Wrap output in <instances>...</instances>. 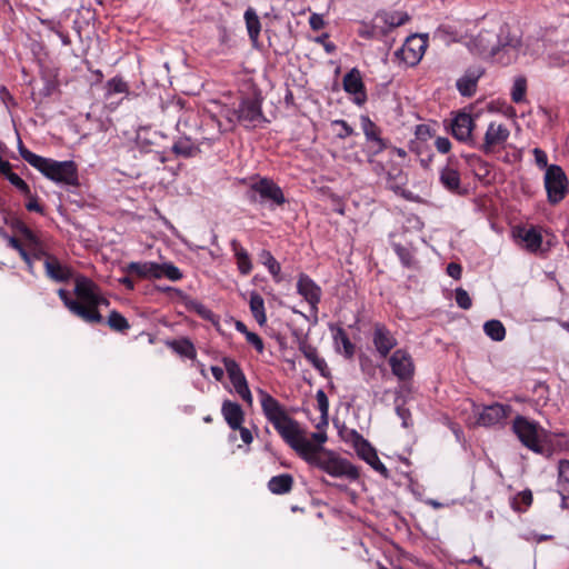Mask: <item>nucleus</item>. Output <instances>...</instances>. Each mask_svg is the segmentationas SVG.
Segmentation results:
<instances>
[{
	"label": "nucleus",
	"mask_w": 569,
	"mask_h": 569,
	"mask_svg": "<svg viewBox=\"0 0 569 569\" xmlns=\"http://www.w3.org/2000/svg\"><path fill=\"white\" fill-rule=\"evenodd\" d=\"M262 413L282 440L301 459L331 477L356 481L360 477L358 467L322 446H315L303 436L299 422L293 419L284 405L263 389H258Z\"/></svg>",
	"instance_id": "1"
},
{
	"label": "nucleus",
	"mask_w": 569,
	"mask_h": 569,
	"mask_svg": "<svg viewBox=\"0 0 569 569\" xmlns=\"http://www.w3.org/2000/svg\"><path fill=\"white\" fill-rule=\"evenodd\" d=\"M74 295L77 299L70 298L66 289L58 290L59 298L72 315L89 325L102 323L103 317L99 308L108 307L110 302L101 295L98 284L88 277L78 276L74 281Z\"/></svg>",
	"instance_id": "2"
},
{
	"label": "nucleus",
	"mask_w": 569,
	"mask_h": 569,
	"mask_svg": "<svg viewBox=\"0 0 569 569\" xmlns=\"http://www.w3.org/2000/svg\"><path fill=\"white\" fill-rule=\"evenodd\" d=\"M18 150L21 158L40 171L47 179L66 186L76 187L79 184L78 167L73 161H57L36 154L23 144L20 138L18 140Z\"/></svg>",
	"instance_id": "3"
},
{
	"label": "nucleus",
	"mask_w": 569,
	"mask_h": 569,
	"mask_svg": "<svg viewBox=\"0 0 569 569\" xmlns=\"http://www.w3.org/2000/svg\"><path fill=\"white\" fill-rule=\"evenodd\" d=\"M511 429L522 446L536 453L543 451V443L548 440L549 432L539 422L517 415Z\"/></svg>",
	"instance_id": "4"
},
{
	"label": "nucleus",
	"mask_w": 569,
	"mask_h": 569,
	"mask_svg": "<svg viewBox=\"0 0 569 569\" xmlns=\"http://www.w3.org/2000/svg\"><path fill=\"white\" fill-rule=\"evenodd\" d=\"M247 199L251 203H267L271 206L281 207L287 202L284 193L280 186H278L272 179L267 177H260L253 181L246 192Z\"/></svg>",
	"instance_id": "5"
},
{
	"label": "nucleus",
	"mask_w": 569,
	"mask_h": 569,
	"mask_svg": "<svg viewBox=\"0 0 569 569\" xmlns=\"http://www.w3.org/2000/svg\"><path fill=\"white\" fill-rule=\"evenodd\" d=\"M547 199L550 204L562 201L569 192V182L566 172L558 164H550L543 177Z\"/></svg>",
	"instance_id": "6"
},
{
	"label": "nucleus",
	"mask_w": 569,
	"mask_h": 569,
	"mask_svg": "<svg viewBox=\"0 0 569 569\" xmlns=\"http://www.w3.org/2000/svg\"><path fill=\"white\" fill-rule=\"evenodd\" d=\"M509 136L510 131L507 126L491 121L487 127L482 141L479 142L477 140V146H473V148L478 149L486 156L496 153L505 148Z\"/></svg>",
	"instance_id": "7"
},
{
	"label": "nucleus",
	"mask_w": 569,
	"mask_h": 569,
	"mask_svg": "<svg viewBox=\"0 0 569 569\" xmlns=\"http://www.w3.org/2000/svg\"><path fill=\"white\" fill-rule=\"evenodd\" d=\"M427 47V36L411 34L406 39L402 47L396 51L395 56L407 67H415L422 59Z\"/></svg>",
	"instance_id": "8"
},
{
	"label": "nucleus",
	"mask_w": 569,
	"mask_h": 569,
	"mask_svg": "<svg viewBox=\"0 0 569 569\" xmlns=\"http://www.w3.org/2000/svg\"><path fill=\"white\" fill-rule=\"evenodd\" d=\"M222 363L234 388V391L248 406L251 407L253 398L249 389L247 378L242 369L240 368L239 363L234 359L229 357H224L222 359Z\"/></svg>",
	"instance_id": "9"
},
{
	"label": "nucleus",
	"mask_w": 569,
	"mask_h": 569,
	"mask_svg": "<svg viewBox=\"0 0 569 569\" xmlns=\"http://www.w3.org/2000/svg\"><path fill=\"white\" fill-rule=\"evenodd\" d=\"M389 366L392 375L403 383L411 381L416 372L413 359L406 349L395 350L389 357Z\"/></svg>",
	"instance_id": "10"
},
{
	"label": "nucleus",
	"mask_w": 569,
	"mask_h": 569,
	"mask_svg": "<svg viewBox=\"0 0 569 569\" xmlns=\"http://www.w3.org/2000/svg\"><path fill=\"white\" fill-rule=\"evenodd\" d=\"M451 134L456 140L469 147L477 146V139L473 136L476 128L475 119L467 112H458L450 123Z\"/></svg>",
	"instance_id": "11"
},
{
	"label": "nucleus",
	"mask_w": 569,
	"mask_h": 569,
	"mask_svg": "<svg viewBox=\"0 0 569 569\" xmlns=\"http://www.w3.org/2000/svg\"><path fill=\"white\" fill-rule=\"evenodd\" d=\"M237 120L242 123L246 128H254L257 123L264 120L261 102L258 99L246 98L243 99L239 108L234 110Z\"/></svg>",
	"instance_id": "12"
},
{
	"label": "nucleus",
	"mask_w": 569,
	"mask_h": 569,
	"mask_svg": "<svg viewBox=\"0 0 569 569\" xmlns=\"http://www.w3.org/2000/svg\"><path fill=\"white\" fill-rule=\"evenodd\" d=\"M439 182L450 193H453V194H463L465 193V190L461 187L459 162L453 156L449 157L446 166L440 169Z\"/></svg>",
	"instance_id": "13"
},
{
	"label": "nucleus",
	"mask_w": 569,
	"mask_h": 569,
	"mask_svg": "<svg viewBox=\"0 0 569 569\" xmlns=\"http://www.w3.org/2000/svg\"><path fill=\"white\" fill-rule=\"evenodd\" d=\"M297 292L303 297V299L310 306L311 313L317 317L318 305L321 301L322 289L315 282L308 274L300 273L297 281Z\"/></svg>",
	"instance_id": "14"
},
{
	"label": "nucleus",
	"mask_w": 569,
	"mask_h": 569,
	"mask_svg": "<svg viewBox=\"0 0 569 569\" xmlns=\"http://www.w3.org/2000/svg\"><path fill=\"white\" fill-rule=\"evenodd\" d=\"M511 412L512 407L510 405L495 402L481 409L478 413L477 423L483 427L502 425Z\"/></svg>",
	"instance_id": "15"
},
{
	"label": "nucleus",
	"mask_w": 569,
	"mask_h": 569,
	"mask_svg": "<svg viewBox=\"0 0 569 569\" xmlns=\"http://www.w3.org/2000/svg\"><path fill=\"white\" fill-rule=\"evenodd\" d=\"M372 343L379 356L387 358L391 350L398 345V341L385 323L376 322L372 331Z\"/></svg>",
	"instance_id": "16"
},
{
	"label": "nucleus",
	"mask_w": 569,
	"mask_h": 569,
	"mask_svg": "<svg viewBox=\"0 0 569 569\" xmlns=\"http://www.w3.org/2000/svg\"><path fill=\"white\" fill-rule=\"evenodd\" d=\"M360 124L367 141L370 143L371 156H378L387 149L388 143L381 138V129L368 117H360Z\"/></svg>",
	"instance_id": "17"
},
{
	"label": "nucleus",
	"mask_w": 569,
	"mask_h": 569,
	"mask_svg": "<svg viewBox=\"0 0 569 569\" xmlns=\"http://www.w3.org/2000/svg\"><path fill=\"white\" fill-rule=\"evenodd\" d=\"M343 90L353 96V102L362 106L367 101V91L360 71L352 68L343 76L342 79Z\"/></svg>",
	"instance_id": "18"
},
{
	"label": "nucleus",
	"mask_w": 569,
	"mask_h": 569,
	"mask_svg": "<svg viewBox=\"0 0 569 569\" xmlns=\"http://www.w3.org/2000/svg\"><path fill=\"white\" fill-rule=\"evenodd\" d=\"M43 266L46 276L54 282H68L73 276L72 269L62 264L54 254L47 256Z\"/></svg>",
	"instance_id": "19"
},
{
	"label": "nucleus",
	"mask_w": 569,
	"mask_h": 569,
	"mask_svg": "<svg viewBox=\"0 0 569 569\" xmlns=\"http://www.w3.org/2000/svg\"><path fill=\"white\" fill-rule=\"evenodd\" d=\"M513 236L516 239L525 243V248L529 252H537L541 248L542 234L535 226H530L529 228L517 227L513 230Z\"/></svg>",
	"instance_id": "20"
},
{
	"label": "nucleus",
	"mask_w": 569,
	"mask_h": 569,
	"mask_svg": "<svg viewBox=\"0 0 569 569\" xmlns=\"http://www.w3.org/2000/svg\"><path fill=\"white\" fill-rule=\"evenodd\" d=\"M221 415L230 429L237 430L244 421V411L241 406L229 399L221 405Z\"/></svg>",
	"instance_id": "21"
},
{
	"label": "nucleus",
	"mask_w": 569,
	"mask_h": 569,
	"mask_svg": "<svg viewBox=\"0 0 569 569\" xmlns=\"http://www.w3.org/2000/svg\"><path fill=\"white\" fill-rule=\"evenodd\" d=\"M230 249L233 253L239 273L241 276L250 274L253 269V263L248 250L237 239L230 241Z\"/></svg>",
	"instance_id": "22"
},
{
	"label": "nucleus",
	"mask_w": 569,
	"mask_h": 569,
	"mask_svg": "<svg viewBox=\"0 0 569 569\" xmlns=\"http://www.w3.org/2000/svg\"><path fill=\"white\" fill-rule=\"evenodd\" d=\"M298 349L313 368L317 369L321 376L326 377V370L328 369L327 362L318 355L317 348L309 343L307 338L299 339Z\"/></svg>",
	"instance_id": "23"
},
{
	"label": "nucleus",
	"mask_w": 569,
	"mask_h": 569,
	"mask_svg": "<svg viewBox=\"0 0 569 569\" xmlns=\"http://www.w3.org/2000/svg\"><path fill=\"white\" fill-rule=\"evenodd\" d=\"M357 455L383 478L387 479L390 477L388 469L380 461L376 449L369 442L362 445V447L357 451Z\"/></svg>",
	"instance_id": "24"
},
{
	"label": "nucleus",
	"mask_w": 569,
	"mask_h": 569,
	"mask_svg": "<svg viewBox=\"0 0 569 569\" xmlns=\"http://www.w3.org/2000/svg\"><path fill=\"white\" fill-rule=\"evenodd\" d=\"M26 252L28 253L29 259L24 262L28 266L30 273H33V264L36 261H44L47 256L52 254L44 249L43 243L38 236L33 238V241L26 242Z\"/></svg>",
	"instance_id": "25"
},
{
	"label": "nucleus",
	"mask_w": 569,
	"mask_h": 569,
	"mask_svg": "<svg viewBox=\"0 0 569 569\" xmlns=\"http://www.w3.org/2000/svg\"><path fill=\"white\" fill-rule=\"evenodd\" d=\"M332 332L333 342L337 348L342 346L343 356L347 359H351L356 352V346L351 342L346 330L340 326H330Z\"/></svg>",
	"instance_id": "26"
},
{
	"label": "nucleus",
	"mask_w": 569,
	"mask_h": 569,
	"mask_svg": "<svg viewBox=\"0 0 569 569\" xmlns=\"http://www.w3.org/2000/svg\"><path fill=\"white\" fill-rule=\"evenodd\" d=\"M158 269V262L153 261H146V262H130L127 266V272L129 274H134L138 278H149V279H156V276Z\"/></svg>",
	"instance_id": "27"
},
{
	"label": "nucleus",
	"mask_w": 569,
	"mask_h": 569,
	"mask_svg": "<svg viewBox=\"0 0 569 569\" xmlns=\"http://www.w3.org/2000/svg\"><path fill=\"white\" fill-rule=\"evenodd\" d=\"M295 480L290 473H281L268 481V489L274 495H286L291 491Z\"/></svg>",
	"instance_id": "28"
},
{
	"label": "nucleus",
	"mask_w": 569,
	"mask_h": 569,
	"mask_svg": "<svg viewBox=\"0 0 569 569\" xmlns=\"http://www.w3.org/2000/svg\"><path fill=\"white\" fill-rule=\"evenodd\" d=\"M166 345L176 353L188 359H196L197 350L189 338H180L167 341Z\"/></svg>",
	"instance_id": "29"
},
{
	"label": "nucleus",
	"mask_w": 569,
	"mask_h": 569,
	"mask_svg": "<svg viewBox=\"0 0 569 569\" xmlns=\"http://www.w3.org/2000/svg\"><path fill=\"white\" fill-rule=\"evenodd\" d=\"M172 152L178 157L191 158L197 156L200 149L189 137H182L173 143Z\"/></svg>",
	"instance_id": "30"
},
{
	"label": "nucleus",
	"mask_w": 569,
	"mask_h": 569,
	"mask_svg": "<svg viewBox=\"0 0 569 569\" xmlns=\"http://www.w3.org/2000/svg\"><path fill=\"white\" fill-rule=\"evenodd\" d=\"M243 18L246 21L249 39L251 40L252 44H256L261 31L260 19L253 8H248Z\"/></svg>",
	"instance_id": "31"
},
{
	"label": "nucleus",
	"mask_w": 569,
	"mask_h": 569,
	"mask_svg": "<svg viewBox=\"0 0 569 569\" xmlns=\"http://www.w3.org/2000/svg\"><path fill=\"white\" fill-rule=\"evenodd\" d=\"M249 307L252 317L256 319V321L260 326H264L267 322L264 301L263 298L257 291H251Z\"/></svg>",
	"instance_id": "32"
},
{
	"label": "nucleus",
	"mask_w": 569,
	"mask_h": 569,
	"mask_svg": "<svg viewBox=\"0 0 569 569\" xmlns=\"http://www.w3.org/2000/svg\"><path fill=\"white\" fill-rule=\"evenodd\" d=\"M480 73L468 72L457 81V89L463 97H472L477 89Z\"/></svg>",
	"instance_id": "33"
},
{
	"label": "nucleus",
	"mask_w": 569,
	"mask_h": 569,
	"mask_svg": "<svg viewBox=\"0 0 569 569\" xmlns=\"http://www.w3.org/2000/svg\"><path fill=\"white\" fill-rule=\"evenodd\" d=\"M260 262L268 269L269 273L272 276L274 282L279 283L281 282L282 278L280 277L281 266L276 260L273 254L269 251L263 249L259 253Z\"/></svg>",
	"instance_id": "34"
},
{
	"label": "nucleus",
	"mask_w": 569,
	"mask_h": 569,
	"mask_svg": "<svg viewBox=\"0 0 569 569\" xmlns=\"http://www.w3.org/2000/svg\"><path fill=\"white\" fill-rule=\"evenodd\" d=\"M533 496L530 489H525L512 497L510 506L516 512H526L532 505Z\"/></svg>",
	"instance_id": "35"
},
{
	"label": "nucleus",
	"mask_w": 569,
	"mask_h": 569,
	"mask_svg": "<svg viewBox=\"0 0 569 569\" xmlns=\"http://www.w3.org/2000/svg\"><path fill=\"white\" fill-rule=\"evenodd\" d=\"M109 328L119 333H126L130 329V323L119 311L112 310L107 319Z\"/></svg>",
	"instance_id": "36"
},
{
	"label": "nucleus",
	"mask_w": 569,
	"mask_h": 569,
	"mask_svg": "<svg viewBox=\"0 0 569 569\" xmlns=\"http://www.w3.org/2000/svg\"><path fill=\"white\" fill-rule=\"evenodd\" d=\"M485 333L493 341H502L506 337V328L500 320H488L483 325Z\"/></svg>",
	"instance_id": "37"
},
{
	"label": "nucleus",
	"mask_w": 569,
	"mask_h": 569,
	"mask_svg": "<svg viewBox=\"0 0 569 569\" xmlns=\"http://www.w3.org/2000/svg\"><path fill=\"white\" fill-rule=\"evenodd\" d=\"M158 276L156 279L167 278L171 281H179L183 278L182 271L171 262L158 263Z\"/></svg>",
	"instance_id": "38"
},
{
	"label": "nucleus",
	"mask_w": 569,
	"mask_h": 569,
	"mask_svg": "<svg viewBox=\"0 0 569 569\" xmlns=\"http://www.w3.org/2000/svg\"><path fill=\"white\" fill-rule=\"evenodd\" d=\"M129 84L127 81L123 80L122 77L116 76L111 79H109L106 83V96L111 97L116 93H129Z\"/></svg>",
	"instance_id": "39"
},
{
	"label": "nucleus",
	"mask_w": 569,
	"mask_h": 569,
	"mask_svg": "<svg viewBox=\"0 0 569 569\" xmlns=\"http://www.w3.org/2000/svg\"><path fill=\"white\" fill-rule=\"evenodd\" d=\"M527 92V81L525 78L516 79L512 90H511V99L515 103H520L525 100Z\"/></svg>",
	"instance_id": "40"
},
{
	"label": "nucleus",
	"mask_w": 569,
	"mask_h": 569,
	"mask_svg": "<svg viewBox=\"0 0 569 569\" xmlns=\"http://www.w3.org/2000/svg\"><path fill=\"white\" fill-rule=\"evenodd\" d=\"M559 486L561 491L569 493V461L561 460L559 462Z\"/></svg>",
	"instance_id": "41"
},
{
	"label": "nucleus",
	"mask_w": 569,
	"mask_h": 569,
	"mask_svg": "<svg viewBox=\"0 0 569 569\" xmlns=\"http://www.w3.org/2000/svg\"><path fill=\"white\" fill-rule=\"evenodd\" d=\"M393 251L396 252V254L398 256V258L400 259L401 263L405 266V267H411L412 263H413V254L411 252L410 249H408L407 247L400 244V243H395L393 244Z\"/></svg>",
	"instance_id": "42"
},
{
	"label": "nucleus",
	"mask_w": 569,
	"mask_h": 569,
	"mask_svg": "<svg viewBox=\"0 0 569 569\" xmlns=\"http://www.w3.org/2000/svg\"><path fill=\"white\" fill-rule=\"evenodd\" d=\"M331 126L339 127V130L336 132V137L339 139H346L355 134L353 128L343 119L331 121Z\"/></svg>",
	"instance_id": "43"
},
{
	"label": "nucleus",
	"mask_w": 569,
	"mask_h": 569,
	"mask_svg": "<svg viewBox=\"0 0 569 569\" xmlns=\"http://www.w3.org/2000/svg\"><path fill=\"white\" fill-rule=\"evenodd\" d=\"M455 300L458 307L463 310H469L472 307V300L463 288H457L455 290Z\"/></svg>",
	"instance_id": "44"
},
{
	"label": "nucleus",
	"mask_w": 569,
	"mask_h": 569,
	"mask_svg": "<svg viewBox=\"0 0 569 569\" xmlns=\"http://www.w3.org/2000/svg\"><path fill=\"white\" fill-rule=\"evenodd\" d=\"M316 399L318 402V409L321 412V417L325 420V423H328V412H329V400L326 392L322 389H319L316 393Z\"/></svg>",
	"instance_id": "45"
},
{
	"label": "nucleus",
	"mask_w": 569,
	"mask_h": 569,
	"mask_svg": "<svg viewBox=\"0 0 569 569\" xmlns=\"http://www.w3.org/2000/svg\"><path fill=\"white\" fill-rule=\"evenodd\" d=\"M9 182L14 186L23 196H29L30 187L29 184L17 173L9 174Z\"/></svg>",
	"instance_id": "46"
},
{
	"label": "nucleus",
	"mask_w": 569,
	"mask_h": 569,
	"mask_svg": "<svg viewBox=\"0 0 569 569\" xmlns=\"http://www.w3.org/2000/svg\"><path fill=\"white\" fill-rule=\"evenodd\" d=\"M13 228L21 234L26 242L33 241V238L37 237V234L21 220H17L13 223Z\"/></svg>",
	"instance_id": "47"
},
{
	"label": "nucleus",
	"mask_w": 569,
	"mask_h": 569,
	"mask_svg": "<svg viewBox=\"0 0 569 569\" xmlns=\"http://www.w3.org/2000/svg\"><path fill=\"white\" fill-rule=\"evenodd\" d=\"M409 21V16L406 12H395L388 16L386 22L392 27H400Z\"/></svg>",
	"instance_id": "48"
},
{
	"label": "nucleus",
	"mask_w": 569,
	"mask_h": 569,
	"mask_svg": "<svg viewBox=\"0 0 569 569\" xmlns=\"http://www.w3.org/2000/svg\"><path fill=\"white\" fill-rule=\"evenodd\" d=\"M8 244L12 249L17 250L19 256L23 261H28V253L26 252V242L23 243L21 240H19L16 237H9L8 238Z\"/></svg>",
	"instance_id": "49"
},
{
	"label": "nucleus",
	"mask_w": 569,
	"mask_h": 569,
	"mask_svg": "<svg viewBox=\"0 0 569 569\" xmlns=\"http://www.w3.org/2000/svg\"><path fill=\"white\" fill-rule=\"evenodd\" d=\"M26 197L28 200L24 206L28 211L38 212L40 214L44 213V208L42 204L39 203L37 196L32 194V192L30 191L29 196Z\"/></svg>",
	"instance_id": "50"
},
{
	"label": "nucleus",
	"mask_w": 569,
	"mask_h": 569,
	"mask_svg": "<svg viewBox=\"0 0 569 569\" xmlns=\"http://www.w3.org/2000/svg\"><path fill=\"white\" fill-rule=\"evenodd\" d=\"M416 138L421 141H427L433 136V130L429 124H418L415 130Z\"/></svg>",
	"instance_id": "51"
},
{
	"label": "nucleus",
	"mask_w": 569,
	"mask_h": 569,
	"mask_svg": "<svg viewBox=\"0 0 569 569\" xmlns=\"http://www.w3.org/2000/svg\"><path fill=\"white\" fill-rule=\"evenodd\" d=\"M347 441H350L352 442L356 451H358L360 449V447H362V445H366L367 442H369L368 440H366L362 435H360L357 430H349L348 431V436H347Z\"/></svg>",
	"instance_id": "52"
},
{
	"label": "nucleus",
	"mask_w": 569,
	"mask_h": 569,
	"mask_svg": "<svg viewBox=\"0 0 569 569\" xmlns=\"http://www.w3.org/2000/svg\"><path fill=\"white\" fill-rule=\"evenodd\" d=\"M532 153L535 156V162H536L537 167L540 168V169H546L547 170V168L550 164H548V156H547L546 151H543L540 148H535L532 150Z\"/></svg>",
	"instance_id": "53"
},
{
	"label": "nucleus",
	"mask_w": 569,
	"mask_h": 569,
	"mask_svg": "<svg viewBox=\"0 0 569 569\" xmlns=\"http://www.w3.org/2000/svg\"><path fill=\"white\" fill-rule=\"evenodd\" d=\"M396 413L402 420V426L408 428L410 426L409 421L411 418L410 410L406 408L403 403L400 405L396 401Z\"/></svg>",
	"instance_id": "54"
},
{
	"label": "nucleus",
	"mask_w": 569,
	"mask_h": 569,
	"mask_svg": "<svg viewBox=\"0 0 569 569\" xmlns=\"http://www.w3.org/2000/svg\"><path fill=\"white\" fill-rule=\"evenodd\" d=\"M193 310L204 320L212 321L214 313L200 302H192Z\"/></svg>",
	"instance_id": "55"
},
{
	"label": "nucleus",
	"mask_w": 569,
	"mask_h": 569,
	"mask_svg": "<svg viewBox=\"0 0 569 569\" xmlns=\"http://www.w3.org/2000/svg\"><path fill=\"white\" fill-rule=\"evenodd\" d=\"M48 26L51 31H53L61 40L62 44L68 47L71 44V39L69 34L64 31H62L59 27V24H56L54 22L50 21L48 22Z\"/></svg>",
	"instance_id": "56"
},
{
	"label": "nucleus",
	"mask_w": 569,
	"mask_h": 569,
	"mask_svg": "<svg viewBox=\"0 0 569 569\" xmlns=\"http://www.w3.org/2000/svg\"><path fill=\"white\" fill-rule=\"evenodd\" d=\"M248 343L252 345L257 352L262 353L264 350V343L261 337L254 332L248 333L246 337Z\"/></svg>",
	"instance_id": "57"
},
{
	"label": "nucleus",
	"mask_w": 569,
	"mask_h": 569,
	"mask_svg": "<svg viewBox=\"0 0 569 569\" xmlns=\"http://www.w3.org/2000/svg\"><path fill=\"white\" fill-rule=\"evenodd\" d=\"M435 146L440 153H448L451 149V142L446 137H438L435 141Z\"/></svg>",
	"instance_id": "58"
},
{
	"label": "nucleus",
	"mask_w": 569,
	"mask_h": 569,
	"mask_svg": "<svg viewBox=\"0 0 569 569\" xmlns=\"http://www.w3.org/2000/svg\"><path fill=\"white\" fill-rule=\"evenodd\" d=\"M309 26L312 30L318 31L325 27V20L321 14L312 13L309 17Z\"/></svg>",
	"instance_id": "59"
},
{
	"label": "nucleus",
	"mask_w": 569,
	"mask_h": 569,
	"mask_svg": "<svg viewBox=\"0 0 569 569\" xmlns=\"http://www.w3.org/2000/svg\"><path fill=\"white\" fill-rule=\"evenodd\" d=\"M447 273L458 280L461 278V273H462V268L459 263H456V262H450L448 266H447Z\"/></svg>",
	"instance_id": "60"
},
{
	"label": "nucleus",
	"mask_w": 569,
	"mask_h": 569,
	"mask_svg": "<svg viewBox=\"0 0 569 569\" xmlns=\"http://www.w3.org/2000/svg\"><path fill=\"white\" fill-rule=\"evenodd\" d=\"M12 166L8 160H4L0 157V174L4 176L6 179L9 178V174H12Z\"/></svg>",
	"instance_id": "61"
},
{
	"label": "nucleus",
	"mask_w": 569,
	"mask_h": 569,
	"mask_svg": "<svg viewBox=\"0 0 569 569\" xmlns=\"http://www.w3.org/2000/svg\"><path fill=\"white\" fill-rule=\"evenodd\" d=\"M465 158L468 161V163L478 164L480 168H485V170L487 171V162L483 161L479 156L473 153V154L465 156Z\"/></svg>",
	"instance_id": "62"
},
{
	"label": "nucleus",
	"mask_w": 569,
	"mask_h": 569,
	"mask_svg": "<svg viewBox=\"0 0 569 569\" xmlns=\"http://www.w3.org/2000/svg\"><path fill=\"white\" fill-rule=\"evenodd\" d=\"M237 430H239L241 440L246 445H250L252 442L253 437H252L251 431L248 428H244V427H242V425H240V428H238Z\"/></svg>",
	"instance_id": "63"
},
{
	"label": "nucleus",
	"mask_w": 569,
	"mask_h": 569,
	"mask_svg": "<svg viewBox=\"0 0 569 569\" xmlns=\"http://www.w3.org/2000/svg\"><path fill=\"white\" fill-rule=\"evenodd\" d=\"M311 438L317 443H313L315 446H322L323 442L327 440V435L325 432H313L311 435Z\"/></svg>",
	"instance_id": "64"
}]
</instances>
